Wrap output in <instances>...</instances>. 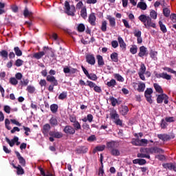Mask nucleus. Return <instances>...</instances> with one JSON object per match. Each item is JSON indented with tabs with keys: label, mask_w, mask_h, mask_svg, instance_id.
I'll list each match as a JSON object with an SVG mask.
<instances>
[{
	"label": "nucleus",
	"mask_w": 176,
	"mask_h": 176,
	"mask_svg": "<svg viewBox=\"0 0 176 176\" xmlns=\"http://www.w3.org/2000/svg\"><path fill=\"white\" fill-rule=\"evenodd\" d=\"M96 19L97 18L96 17V14H94V12L91 13L88 19V21L89 24H91V25H93V26L96 25Z\"/></svg>",
	"instance_id": "obj_19"
},
{
	"label": "nucleus",
	"mask_w": 176,
	"mask_h": 176,
	"mask_svg": "<svg viewBox=\"0 0 176 176\" xmlns=\"http://www.w3.org/2000/svg\"><path fill=\"white\" fill-rule=\"evenodd\" d=\"M118 41L120 45V47H121L122 50H126V43H124L123 38L120 36H118Z\"/></svg>",
	"instance_id": "obj_24"
},
{
	"label": "nucleus",
	"mask_w": 176,
	"mask_h": 176,
	"mask_svg": "<svg viewBox=\"0 0 176 176\" xmlns=\"http://www.w3.org/2000/svg\"><path fill=\"white\" fill-rule=\"evenodd\" d=\"M10 83L11 84V85H12V86H16V85H18V83H19V81L17 80V79L16 78H14V77H11L10 78Z\"/></svg>",
	"instance_id": "obj_47"
},
{
	"label": "nucleus",
	"mask_w": 176,
	"mask_h": 176,
	"mask_svg": "<svg viewBox=\"0 0 176 176\" xmlns=\"http://www.w3.org/2000/svg\"><path fill=\"white\" fill-rule=\"evenodd\" d=\"M11 108L8 105H5L3 107V111L6 113H10Z\"/></svg>",
	"instance_id": "obj_63"
},
{
	"label": "nucleus",
	"mask_w": 176,
	"mask_h": 176,
	"mask_svg": "<svg viewBox=\"0 0 176 176\" xmlns=\"http://www.w3.org/2000/svg\"><path fill=\"white\" fill-rule=\"evenodd\" d=\"M149 155H153V153H164V150L159 147H150L148 148Z\"/></svg>",
	"instance_id": "obj_9"
},
{
	"label": "nucleus",
	"mask_w": 176,
	"mask_h": 176,
	"mask_svg": "<svg viewBox=\"0 0 176 176\" xmlns=\"http://www.w3.org/2000/svg\"><path fill=\"white\" fill-rule=\"evenodd\" d=\"M148 140L146 139H142L140 140V146H146L148 145Z\"/></svg>",
	"instance_id": "obj_51"
},
{
	"label": "nucleus",
	"mask_w": 176,
	"mask_h": 176,
	"mask_svg": "<svg viewBox=\"0 0 176 176\" xmlns=\"http://www.w3.org/2000/svg\"><path fill=\"white\" fill-rule=\"evenodd\" d=\"M23 129L25 131V135H27L28 137V135H30V133H31V129H30L29 127H27L25 126H23Z\"/></svg>",
	"instance_id": "obj_58"
},
{
	"label": "nucleus",
	"mask_w": 176,
	"mask_h": 176,
	"mask_svg": "<svg viewBox=\"0 0 176 176\" xmlns=\"http://www.w3.org/2000/svg\"><path fill=\"white\" fill-rule=\"evenodd\" d=\"M133 164H139V166H144L146 164V160L145 159H135L133 160Z\"/></svg>",
	"instance_id": "obj_22"
},
{
	"label": "nucleus",
	"mask_w": 176,
	"mask_h": 176,
	"mask_svg": "<svg viewBox=\"0 0 176 176\" xmlns=\"http://www.w3.org/2000/svg\"><path fill=\"white\" fill-rule=\"evenodd\" d=\"M138 47L137 46H134L130 48V53H131V54H136L137 53V50H138Z\"/></svg>",
	"instance_id": "obj_62"
},
{
	"label": "nucleus",
	"mask_w": 176,
	"mask_h": 176,
	"mask_svg": "<svg viewBox=\"0 0 176 176\" xmlns=\"http://www.w3.org/2000/svg\"><path fill=\"white\" fill-rule=\"evenodd\" d=\"M23 63H24V61H23V60L17 59L15 61V65H16V67H21V65H23Z\"/></svg>",
	"instance_id": "obj_60"
},
{
	"label": "nucleus",
	"mask_w": 176,
	"mask_h": 176,
	"mask_svg": "<svg viewBox=\"0 0 176 176\" xmlns=\"http://www.w3.org/2000/svg\"><path fill=\"white\" fill-rule=\"evenodd\" d=\"M139 153H138V157H141L142 159L146 158L151 160V155H149V148H140Z\"/></svg>",
	"instance_id": "obj_3"
},
{
	"label": "nucleus",
	"mask_w": 176,
	"mask_h": 176,
	"mask_svg": "<svg viewBox=\"0 0 176 176\" xmlns=\"http://www.w3.org/2000/svg\"><path fill=\"white\" fill-rule=\"evenodd\" d=\"M170 9H168V8H165L163 9V14L165 17H170Z\"/></svg>",
	"instance_id": "obj_48"
},
{
	"label": "nucleus",
	"mask_w": 176,
	"mask_h": 176,
	"mask_svg": "<svg viewBox=\"0 0 176 176\" xmlns=\"http://www.w3.org/2000/svg\"><path fill=\"white\" fill-rule=\"evenodd\" d=\"M107 25H108V23L107 22V21H102L100 30L102 32H107Z\"/></svg>",
	"instance_id": "obj_40"
},
{
	"label": "nucleus",
	"mask_w": 176,
	"mask_h": 176,
	"mask_svg": "<svg viewBox=\"0 0 176 176\" xmlns=\"http://www.w3.org/2000/svg\"><path fill=\"white\" fill-rule=\"evenodd\" d=\"M50 109L52 113H56V112L58 111V105L56 104H51Z\"/></svg>",
	"instance_id": "obj_41"
},
{
	"label": "nucleus",
	"mask_w": 176,
	"mask_h": 176,
	"mask_svg": "<svg viewBox=\"0 0 176 176\" xmlns=\"http://www.w3.org/2000/svg\"><path fill=\"white\" fill-rule=\"evenodd\" d=\"M89 151V148L86 146H81L76 148V152L78 155H80L82 153H87Z\"/></svg>",
	"instance_id": "obj_18"
},
{
	"label": "nucleus",
	"mask_w": 176,
	"mask_h": 176,
	"mask_svg": "<svg viewBox=\"0 0 176 176\" xmlns=\"http://www.w3.org/2000/svg\"><path fill=\"white\" fill-rule=\"evenodd\" d=\"M137 8H139L142 10H146L148 6L146 5V3H145L144 1H140L138 3Z\"/></svg>",
	"instance_id": "obj_30"
},
{
	"label": "nucleus",
	"mask_w": 176,
	"mask_h": 176,
	"mask_svg": "<svg viewBox=\"0 0 176 176\" xmlns=\"http://www.w3.org/2000/svg\"><path fill=\"white\" fill-rule=\"evenodd\" d=\"M145 90V83L140 82L138 85V91L139 93H142Z\"/></svg>",
	"instance_id": "obj_38"
},
{
	"label": "nucleus",
	"mask_w": 176,
	"mask_h": 176,
	"mask_svg": "<svg viewBox=\"0 0 176 176\" xmlns=\"http://www.w3.org/2000/svg\"><path fill=\"white\" fill-rule=\"evenodd\" d=\"M139 20L142 23L146 28H156V23L152 21V18L145 14H141L138 17Z\"/></svg>",
	"instance_id": "obj_1"
},
{
	"label": "nucleus",
	"mask_w": 176,
	"mask_h": 176,
	"mask_svg": "<svg viewBox=\"0 0 176 176\" xmlns=\"http://www.w3.org/2000/svg\"><path fill=\"white\" fill-rule=\"evenodd\" d=\"M15 155H16V157L21 166H22V167H25V164H26L25 159H24V157L21 156V154H20L19 151H15Z\"/></svg>",
	"instance_id": "obj_12"
},
{
	"label": "nucleus",
	"mask_w": 176,
	"mask_h": 176,
	"mask_svg": "<svg viewBox=\"0 0 176 176\" xmlns=\"http://www.w3.org/2000/svg\"><path fill=\"white\" fill-rule=\"evenodd\" d=\"M74 126V129L75 130V131H78V130H80L82 129V126H80V123H79V122L76 121V122H74L73 124Z\"/></svg>",
	"instance_id": "obj_45"
},
{
	"label": "nucleus",
	"mask_w": 176,
	"mask_h": 176,
	"mask_svg": "<svg viewBox=\"0 0 176 176\" xmlns=\"http://www.w3.org/2000/svg\"><path fill=\"white\" fill-rule=\"evenodd\" d=\"M87 78H88V79H90L91 80H97V79H98L97 75H96L93 73L88 75V76Z\"/></svg>",
	"instance_id": "obj_55"
},
{
	"label": "nucleus",
	"mask_w": 176,
	"mask_h": 176,
	"mask_svg": "<svg viewBox=\"0 0 176 176\" xmlns=\"http://www.w3.org/2000/svg\"><path fill=\"white\" fill-rule=\"evenodd\" d=\"M6 141L9 144L10 146H14V144L19 141V137L14 136L12 140H10V138H6Z\"/></svg>",
	"instance_id": "obj_20"
},
{
	"label": "nucleus",
	"mask_w": 176,
	"mask_h": 176,
	"mask_svg": "<svg viewBox=\"0 0 176 176\" xmlns=\"http://www.w3.org/2000/svg\"><path fill=\"white\" fill-rule=\"evenodd\" d=\"M28 83H30L29 79H23V80L20 81L21 86H28Z\"/></svg>",
	"instance_id": "obj_57"
},
{
	"label": "nucleus",
	"mask_w": 176,
	"mask_h": 176,
	"mask_svg": "<svg viewBox=\"0 0 176 176\" xmlns=\"http://www.w3.org/2000/svg\"><path fill=\"white\" fill-rule=\"evenodd\" d=\"M138 56L141 58H142L145 56H148V50L146 49V47L145 46L140 47V51H139Z\"/></svg>",
	"instance_id": "obj_14"
},
{
	"label": "nucleus",
	"mask_w": 176,
	"mask_h": 176,
	"mask_svg": "<svg viewBox=\"0 0 176 176\" xmlns=\"http://www.w3.org/2000/svg\"><path fill=\"white\" fill-rule=\"evenodd\" d=\"M153 93V89L152 88H147L144 91V97H146V100L149 104H152L153 100H152V94Z\"/></svg>",
	"instance_id": "obj_5"
},
{
	"label": "nucleus",
	"mask_w": 176,
	"mask_h": 176,
	"mask_svg": "<svg viewBox=\"0 0 176 176\" xmlns=\"http://www.w3.org/2000/svg\"><path fill=\"white\" fill-rule=\"evenodd\" d=\"M155 78H157V79H160V78H162V79H166V80H171V76L168 74L167 73H161V74H155Z\"/></svg>",
	"instance_id": "obj_15"
},
{
	"label": "nucleus",
	"mask_w": 176,
	"mask_h": 176,
	"mask_svg": "<svg viewBox=\"0 0 176 176\" xmlns=\"http://www.w3.org/2000/svg\"><path fill=\"white\" fill-rule=\"evenodd\" d=\"M65 8L67 10L66 13H67L68 16H75V6H72V11H71V6H69V2L65 1Z\"/></svg>",
	"instance_id": "obj_6"
},
{
	"label": "nucleus",
	"mask_w": 176,
	"mask_h": 176,
	"mask_svg": "<svg viewBox=\"0 0 176 176\" xmlns=\"http://www.w3.org/2000/svg\"><path fill=\"white\" fill-rule=\"evenodd\" d=\"M0 56L6 60L8 58V51L3 50L0 52Z\"/></svg>",
	"instance_id": "obj_49"
},
{
	"label": "nucleus",
	"mask_w": 176,
	"mask_h": 176,
	"mask_svg": "<svg viewBox=\"0 0 176 176\" xmlns=\"http://www.w3.org/2000/svg\"><path fill=\"white\" fill-rule=\"evenodd\" d=\"M170 18L171 21H173V23H176V14H170Z\"/></svg>",
	"instance_id": "obj_64"
},
{
	"label": "nucleus",
	"mask_w": 176,
	"mask_h": 176,
	"mask_svg": "<svg viewBox=\"0 0 176 176\" xmlns=\"http://www.w3.org/2000/svg\"><path fill=\"white\" fill-rule=\"evenodd\" d=\"M45 56V52H38L33 54L34 58H36V60H41L42 57Z\"/></svg>",
	"instance_id": "obj_28"
},
{
	"label": "nucleus",
	"mask_w": 176,
	"mask_h": 176,
	"mask_svg": "<svg viewBox=\"0 0 176 176\" xmlns=\"http://www.w3.org/2000/svg\"><path fill=\"white\" fill-rule=\"evenodd\" d=\"M27 90H28V93H30V94H32V93H34V91H35V87H34L31 85H29L27 87Z\"/></svg>",
	"instance_id": "obj_59"
},
{
	"label": "nucleus",
	"mask_w": 176,
	"mask_h": 176,
	"mask_svg": "<svg viewBox=\"0 0 176 176\" xmlns=\"http://www.w3.org/2000/svg\"><path fill=\"white\" fill-rule=\"evenodd\" d=\"M67 91H63L61 94H60L58 98V100H65V98H67Z\"/></svg>",
	"instance_id": "obj_50"
},
{
	"label": "nucleus",
	"mask_w": 176,
	"mask_h": 176,
	"mask_svg": "<svg viewBox=\"0 0 176 176\" xmlns=\"http://www.w3.org/2000/svg\"><path fill=\"white\" fill-rule=\"evenodd\" d=\"M115 78L118 82H124V78L119 74H115Z\"/></svg>",
	"instance_id": "obj_54"
},
{
	"label": "nucleus",
	"mask_w": 176,
	"mask_h": 176,
	"mask_svg": "<svg viewBox=\"0 0 176 176\" xmlns=\"http://www.w3.org/2000/svg\"><path fill=\"white\" fill-rule=\"evenodd\" d=\"M96 58L98 60V67H102L105 65V62H104V58L101 55H97Z\"/></svg>",
	"instance_id": "obj_25"
},
{
	"label": "nucleus",
	"mask_w": 176,
	"mask_h": 176,
	"mask_svg": "<svg viewBox=\"0 0 176 176\" xmlns=\"http://www.w3.org/2000/svg\"><path fill=\"white\" fill-rule=\"evenodd\" d=\"M85 29H86V27L85 26V24H83V23L78 24V25L77 27V30H78V32H84Z\"/></svg>",
	"instance_id": "obj_44"
},
{
	"label": "nucleus",
	"mask_w": 176,
	"mask_h": 176,
	"mask_svg": "<svg viewBox=\"0 0 176 176\" xmlns=\"http://www.w3.org/2000/svg\"><path fill=\"white\" fill-rule=\"evenodd\" d=\"M150 17L153 20H156L157 19V12H156V11H155L154 10H152L150 12Z\"/></svg>",
	"instance_id": "obj_46"
},
{
	"label": "nucleus",
	"mask_w": 176,
	"mask_h": 176,
	"mask_svg": "<svg viewBox=\"0 0 176 176\" xmlns=\"http://www.w3.org/2000/svg\"><path fill=\"white\" fill-rule=\"evenodd\" d=\"M109 152L111 156H116V157L120 156V151H119L118 148H113Z\"/></svg>",
	"instance_id": "obj_31"
},
{
	"label": "nucleus",
	"mask_w": 176,
	"mask_h": 176,
	"mask_svg": "<svg viewBox=\"0 0 176 176\" xmlns=\"http://www.w3.org/2000/svg\"><path fill=\"white\" fill-rule=\"evenodd\" d=\"M110 118L113 120L116 121L119 119V114L118 113V112H116V111H113L110 113Z\"/></svg>",
	"instance_id": "obj_32"
},
{
	"label": "nucleus",
	"mask_w": 176,
	"mask_h": 176,
	"mask_svg": "<svg viewBox=\"0 0 176 176\" xmlns=\"http://www.w3.org/2000/svg\"><path fill=\"white\" fill-rule=\"evenodd\" d=\"M80 16H81V17H82V19H87V9L86 8V7H83L81 9Z\"/></svg>",
	"instance_id": "obj_35"
},
{
	"label": "nucleus",
	"mask_w": 176,
	"mask_h": 176,
	"mask_svg": "<svg viewBox=\"0 0 176 176\" xmlns=\"http://www.w3.org/2000/svg\"><path fill=\"white\" fill-rule=\"evenodd\" d=\"M158 24L160 25V28L161 31L163 32V34H166L167 32V28H166V25L163 24V22L162 21H160L158 22Z\"/></svg>",
	"instance_id": "obj_33"
},
{
	"label": "nucleus",
	"mask_w": 176,
	"mask_h": 176,
	"mask_svg": "<svg viewBox=\"0 0 176 176\" xmlns=\"http://www.w3.org/2000/svg\"><path fill=\"white\" fill-rule=\"evenodd\" d=\"M11 166H12L14 168H16L17 175H24V169L23 168V167H21V165H18L17 166H16V165L14 163H12Z\"/></svg>",
	"instance_id": "obj_16"
},
{
	"label": "nucleus",
	"mask_w": 176,
	"mask_h": 176,
	"mask_svg": "<svg viewBox=\"0 0 176 176\" xmlns=\"http://www.w3.org/2000/svg\"><path fill=\"white\" fill-rule=\"evenodd\" d=\"M110 58L113 63H118L119 56L117 52H113L110 55Z\"/></svg>",
	"instance_id": "obj_27"
},
{
	"label": "nucleus",
	"mask_w": 176,
	"mask_h": 176,
	"mask_svg": "<svg viewBox=\"0 0 176 176\" xmlns=\"http://www.w3.org/2000/svg\"><path fill=\"white\" fill-rule=\"evenodd\" d=\"M164 97H166V94H162L160 95H158L157 98V104H162L163 102V100H164Z\"/></svg>",
	"instance_id": "obj_36"
},
{
	"label": "nucleus",
	"mask_w": 176,
	"mask_h": 176,
	"mask_svg": "<svg viewBox=\"0 0 176 176\" xmlns=\"http://www.w3.org/2000/svg\"><path fill=\"white\" fill-rule=\"evenodd\" d=\"M157 56V52L155 51H151L150 52V57L153 60H156V56Z\"/></svg>",
	"instance_id": "obj_56"
},
{
	"label": "nucleus",
	"mask_w": 176,
	"mask_h": 176,
	"mask_svg": "<svg viewBox=\"0 0 176 176\" xmlns=\"http://www.w3.org/2000/svg\"><path fill=\"white\" fill-rule=\"evenodd\" d=\"M14 51L16 56H17L18 57L23 56V52L21 51V50H20L19 47H14Z\"/></svg>",
	"instance_id": "obj_39"
},
{
	"label": "nucleus",
	"mask_w": 176,
	"mask_h": 176,
	"mask_svg": "<svg viewBox=\"0 0 176 176\" xmlns=\"http://www.w3.org/2000/svg\"><path fill=\"white\" fill-rule=\"evenodd\" d=\"M45 54H47V57H49V53H52L51 57H54V53L52 51V48H50L49 47H44L43 51Z\"/></svg>",
	"instance_id": "obj_29"
},
{
	"label": "nucleus",
	"mask_w": 176,
	"mask_h": 176,
	"mask_svg": "<svg viewBox=\"0 0 176 176\" xmlns=\"http://www.w3.org/2000/svg\"><path fill=\"white\" fill-rule=\"evenodd\" d=\"M46 80L52 83L48 87V91H50V93H53V91H54V86H58V81H57L56 77L50 75H48L47 76Z\"/></svg>",
	"instance_id": "obj_2"
},
{
	"label": "nucleus",
	"mask_w": 176,
	"mask_h": 176,
	"mask_svg": "<svg viewBox=\"0 0 176 176\" xmlns=\"http://www.w3.org/2000/svg\"><path fill=\"white\" fill-rule=\"evenodd\" d=\"M47 85V82H46V80H45V79H41V80H40V81H39V85H40L41 87H45Z\"/></svg>",
	"instance_id": "obj_61"
},
{
	"label": "nucleus",
	"mask_w": 176,
	"mask_h": 176,
	"mask_svg": "<svg viewBox=\"0 0 176 176\" xmlns=\"http://www.w3.org/2000/svg\"><path fill=\"white\" fill-rule=\"evenodd\" d=\"M153 87H154L155 91H157V93L163 94V89L162 88V87H160V85H159V84L154 83Z\"/></svg>",
	"instance_id": "obj_34"
},
{
	"label": "nucleus",
	"mask_w": 176,
	"mask_h": 176,
	"mask_svg": "<svg viewBox=\"0 0 176 176\" xmlns=\"http://www.w3.org/2000/svg\"><path fill=\"white\" fill-rule=\"evenodd\" d=\"M106 146L108 151H112V149H115L116 148H119V142L111 140L110 142H107L106 144Z\"/></svg>",
	"instance_id": "obj_7"
},
{
	"label": "nucleus",
	"mask_w": 176,
	"mask_h": 176,
	"mask_svg": "<svg viewBox=\"0 0 176 176\" xmlns=\"http://www.w3.org/2000/svg\"><path fill=\"white\" fill-rule=\"evenodd\" d=\"M131 143L135 146H140V138L133 139Z\"/></svg>",
	"instance_id": "obj_53"
},
{
	"label": "nucleus",
	"mask_w": 176,
	"mask_h": 176,
	"mask_svg": "<svg viewBox=\"0 0 176 176\" xmlns=\"http://www.w3.org/2000/svg\"><path fill=\"white\" fill-rule=\"evenodd\" d=\"M107 20L109 21V25L110 27H112V28L116 27V19L115 17H112L111 16H107Z\"/></svg>",
	"instance_id": "obj_23"
},
{
	"label": "nucleus",
	"mask_w": 176,
	"mask_h": 176,
	"mask_svg": "<svg viewBox=\"0 0 176 176\" xmlns=\"http://www.w3.org/2000/svg\"><path fill=\"white\" fill-rule=\"evenodd\" d=\"M49 135H50V137H54V138H63V134L61 132H58V131H50L49 133Z\"/></svg>",
	"instance_id": "obj_17"
},
{
	"label": "nucleus",
	"mask_w": 176,
	"mask_h": 176,
	"mask_svg": "<svg viewBox=\"0 0 176 176\" xmlns=\"http://www.w3.org/2000/svg\"><path fill=\"white\" fill-rule=\"evenodd\" d=\"M50 124L52 127H56V126H58V120H57L56 117H52L50 120Z\"/></svg>",
	"instance_id": "obj_26"
},
{
	"label": "nucleus",
	"mask_w": 176,
	"mask_h": 176,
	"mask_svg": "<svg viewBox=\"0 0 176 176\" xmlns=\"http://www.w3.org/2000/svg\"><path fill=\"white\" fill-rule=\"evenodd\" d=\"M86 61L88 64H90V65H94V64H96V58L94 57V55L87 54L86 56Z\"/></svg>",
	"instance_id": "obj_13"
},
{
	"label": "nucleus",
	"mask_w": 176,
	"mask_h": 176,
	"mask_svg": "<svg viewBox=\"0 0 176 176\" xmlns=\"http://www.w3.org/2000/svg\"><path fill=\"white\" fill-rule=\"evenodd\" d=\"M32 12H30L28 10V8L25 7L24 11H23V16L24 17H32Z\"/></svg>",
	"instance_id": "obj_37"
},
{
	"label": "nucleus",
	"mask_w": 176,
	"mask_h": 176,
	"mask_svg": "<svg viewBox=\"0 0 176 176\" xmlns=\"http://www.w3.org/2000/svg\"><path fill=\"white\" fill-rule=\"evenodd\" d=\"M157 138L161 140L162 141H170V140H173L175 138V135L174 133H170V135L164 133V134H158Z\"/></svg>",
	"instance_id": "obj_4"
},
{
	"label": "nucleus",
	"mask_w": 176,
	"mask_h": 176,
	"mask_svg": "<svg viewBox=\"0 0 176 176\" xmlns=\"http://www.w3.org/2000/svg\"><path fill=\"white\" fill-rule=\"evenodd\" d=\"M63 133L67 135H74L75 134V129L72 126L67 125L63 129Z\"/></svg>",
	"instance_id": "obj_8"
},
{
	"label": "nucleus",
	"mask_w": 176,
	"mask_h": 176,
	"mask_svg": "<svg viewBox=\"0 0 176 176\" xmlns=\"http://www.w3.org/2000/svg\"><path fill=\"white\" fill-rule=\"evenodd\" d=\"M52 129V126H50V124H45L43 126V129H41V131L45 137H47L48 134L50 133V129Z\"/></svg>",
	"instance_id": "obj_11"
},
{
	"label": "nucleus",
	"mask_w": 176,
	"mask_h": 176,
	"mask_svg": "<svg viewBox=\"0 0 176 176\" xmlns=\"http://www.w3.org/2000/svg\"><path fill=\"white\" fill-rule=\"evenodd\" d=\"M119 111L120 113H121L122 116H126V115H127V113H129V107L126 105H122L121 106V107H120Z\"/></svg>",
	"instance_id": "obj_21"
},
{
	"label": "nucleus",
	"mask_w": 176,
	"mask_h": 176,
	"mask_svg": "<svg viewBox=\"0 0 176 176\" xmlns=\"http://www.w3.org/2000/svg\"><path fill=\"white\" fill-rule=\"evenodd\" d=\"M146 71V67L145 66V64L142 63L140 65V69L138 74H145Z\"/></svg>",
	"instance_id": "obj_52"
},
{
	"label": "nucleus",
	"mask_w": 176,
	"mask_h": 176,
	"mask_svg": "<svg viewBox=\"0 0 176 176\" xmlns=\"http://www.w3.org/2000/svg\"><path fill=\"white\" fill-rule=\"evenodd\" d=\"M109 100L111 101L112 107H116V104L118 102V99L115 98L113 96H110Z\"/></svg>",
	"instance_id": "obj_43"
},
{
	"label": "nucleus",
	"mask_w": 176,
	"mask_h": 176,
	"mask_svg": "<svg viewBox=\"0 0 176 176\" xmlns=\"http://www.w3.org/2000/svg\"><path fill=\"white\" fill-rule=\"evenodd\" d=\"M162 166L166 170H170V171H175L176 173V166L172 162L162 164Z\"/></svg>",
	"instance_id": "obj_10"
},
{
	"label": "nucleus",
	"mask_w": 176,
	"mask_h": 176,
	"mask_svg": "<svg viewBox=\"0 0 176 176\" xmlns=\"http://www.w3.org/2000/svg\"><path fill=\"white\" fill-rule=\"evenodd\" d=\"M107 86H108V87H115V86H116V80L115 79H111L107 82Z\"/></svg>",
	"instance_id": "obj_42"
}]
</instances>
